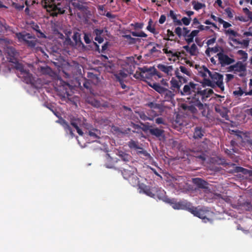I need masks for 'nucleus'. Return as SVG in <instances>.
<instances>
[{"mask_svg":"<svg viewBox=\"0 0 252 252\" xmlns=\"http://www.w3.org/2000/svg\"><path fill=\"white\" fill-rule=\"evenodd\" d=\"M217 56L218 58L219 63L222 66L229 65L235 62L234 59L229 58L227 55L224 54L223 52V50H222V52L218 53Z\"/></svg>","mask_w":252,"mask_h":252,"instance_id":"obj_13","label":"nucleus"},{"mask_svg":"<svg viewBox=\"0 0 252 252\" xmlns=\"http://www.w3.org/2000/svg\"><path fill=\"white\" fill-rule=\"evenodd\" d=\"M174 184L178 186V188H182L184 186L185 178L183 176H178L173 179Z\"/></svg>","mask_w":252,"mask_h":252,"instance_id":"obj_34","label":"nucleus"},{"mask_svg":"<svg viewBox=\"0 0 252 252\" xmlns=\"http://www.w3.org/2000/svg\"><path fill=\"white\" fill-rule=\"evenodd\" d=\"M182 31V29L179 27L176 28L175 30V32L179 36V37H181L183 35Z\"/></svg>","mask_w":252,"mask_h":252,"instance_id":"obj_60","label":"nucleus"},{"mask_svg":"<svg viewBox=\"0 0 252 252\" xmlns=\"http://www.w3.org/2000/svg\"><path fill=\"white\" fill-rule=\"evenodd\" d=\"M60 124L63 127L66 133L68 134H69L71 138H73L75 136V134L73 133L72 128L65 120L62 119L61 120Z\"/></svg>","mask_w":252,"mask_h":252,"instance_id":"obj_26","label":"nucleus"},{"mask_svg":"<svg viewBox=\"0 0 252 252\" xmlns=\"http://www.w3.org/2000/svg\"><path fill=\"white\" fill-rule=\"evenodd\" d=\"M139 189L140 193L143 192L153 198L157 196L159 199L162 200V198L164 197L165 192L164 190L158 188H150L143 184H141V185H139Z\"/></svg>","mask_w":252,"mask_h":252,"instance_id":"obj_4","label":"nucleus"},{"mask_svg":"<svg viewBox=\"0 0 252 252\" xmlns=\"http://www.w3.org/2000/svg\"><path fill=\"white\" fill-rule=\"evenodd\" d=\"M205 133V130L202 127L196 126L194 128L193 138L195 139H201L204 136Z\"/></svg>","mask_w":252,"mask_h":252,"instance_id":"obj_24","label":"nucleus"},{"mask_svg":"<svg viewBox=\"0 0 252 252\" xmlns=\"http://www.w3.org/2000/svg\"><path fill=\"white\" fill-rule=\"evenodd\" d=\"M245 92H244L242 90V88L241 87H239L238 88V90L234 91L233 93L234 95H237L238 96H241L244 94H245Z\"/></svg>","mask_w":252,"mask_h":252,"instance_id":"obj_53","label":"nucleus"},{"mask_svg":"<svg viewBox=\"0 0 252 252\" xmlns=\"http://www.w3.org/2000/svg\"><path fill=\"white\" fill-rule=\"evenodd\" d=\"M243 11L247 16V18H249V21L250 20L252 22V11H250L247 7L243 8Z\"/></svg>","mask_w":252,"mask_h":252,"instance_id":"obj_47","label":"nucleus"},{"mask_svg":"<svg viewBox=\"0 0 252 252\" xmlns=\"http://www.w3.org/2000/svg\"><path fill=\"white\" fill-rule=\"evenodd\" d=\"M136 113L138 114V116L140 118V119L143 121L152 120L150 117H148L143 111L136 112Z\"/></svg>","mask_w":252,"mask_h":252,"instance_id":"obj_46","label":"nucleus"},{"mask_svg":"<svg viewBox=\"0 0 252 252\" xmlns=\"http://www.w3.org/2000/svg\"><path fill=\"white\" fill-rule=\"evenodd\" d=\"M17 75L21 78L24 82L27 84L33 85L34 83V80L32 74L29 71L25 70L22 73H18Z\"/></svg>","mask_w":252,"mask_h":252,"instance_id":"obj_15","label":"nucleus"},{"mask_svg":"<svg viewBox=\"0 0 252 252\" xmlns=\"http://www.w3.org/2000/svg\"><path fill=\"white\" fill-rule=\"evenodd\" d=\"M237 54L240 56L241 59L245 61L248 59V54L244 51L240 50L237 51Z\"/></svg>","mask_w":252,"mask_h":252,"instance_id":"obj_45","label":"nucleus"},{"mask_svg":"<svg viewBox=\"0 0 252 252\" xmlns=\"http://www.w3.org/2000/svg\"><path fill=\"white\" fill-rule=\"evenodd\" d=\"M94 43V45L95 46V50L96 51H98L99 52H101L102 53H104L106 51V50L108 48V45H109V42H106L102 46V48H101V51H99V45H98L97 44V43L96 42H93Z\"/></svg>","mask_w":252,"mask_h":252,"instance_id":"obj_38","label":"nucleus"},{"mask_svg":"<svg viewBox=\"0 0 252 252\" xmlns=\"http://www.w3.org/2000/svg\"><path fill=\"white\" fill-rule=\"evenodd\" d=\"M173 20V22L174 24L176 25H179L181 26L182 25V23L181 22V21L180 20L177 19V15L175 16L173 18H172Z\"/></svg>","mask_w":252,"mask_h":252,"instance_id":"obj_63","label":"nucleus"},{"mask_svg":"<svg viewBox=\"0 0 252 252\" xmlns=\"http://www.w3.org/2000/svg\"><path fill=\"white\" fill-rule=\"evenodd\" d=\"M180 93L182 95H190L194 93L189 104L183 105V108L185 110L194 115L201 114L203 117H208L209 107L207 104H203V102L213 94L212 89L202 90L198 84L190 82L184 86L183 90H180Z\"/></svg>","mask_w":252,"mask_h":252,"instance_id":"obj_1","label":"nucleus"},{"mask_svg":"<svg viewBox=\"0 0 252 252\" xmlns=\"http://www.w3.org/2000/svg\"><path fill=\"white\" fill-rule=\"evenodd\" d=\"M127 180L133 187L138 186L141 184H139V179L137 176L136 173L133 174Z\"/></svg>","mask_w":252,"mask_h":252,"instance_id":"obj_30","label":"nucleus"},{"mask_svg":"<svg viewBox=\"0 0 252 252\" xmlns=\"http://www.w3.org/2000/svg\"><path fill=\"white\" fill-rule=\"evenodd\" d=\"M107 162H106L105 164V166L107 168H112L114 167V163L112 162L111 163H108L109 162H111L113 160L112 158L109 156V155L107 156Z\"/></svg>","mask_w":252,"mask_h":252,"instance_id":"obj_44","label":"nucleus"},{"mask_svg":"<svg viewBox=\"0 0 252 252\" xmlns=\"http://www.w3.org/2000/svg\"><path fill=\"white\" fill-rule=\"evenodd\" d=\"M72 38L73 40L76 43H78L79 42H81V37H80V34L78 32H75L73 33Z\"/></svg>","mask_w":252,"mask_h":252,"instance_id":"obj_50","label":"nucleus"},{"mask_svg":"<svg viewBox=\"0 0 252 252\" xmlns=\"http://www.w3.org/2000/svg\"><path fill=\"white\" fill-rule=\"evenodd\" d=\"M123 168V170L122 171V174L123 177L126 180L128 179L133 174L136 173L137 169L134 167L129 166Z\"/></svg>","mask_w":252,"mask_h":252,"instance_id":"obj_18","label":"nucleus"},{"mask_svg":"<svg viewBox=\"0 0 252 252\" xmlns=\"http://www.w3.org/2000/svg\"><path fill=\"white\" fill-rule=\"evenodd\" d=\"M215 110L216 112L219 113L220 115L226 120L229 119V116L227 114L228 110L226 108L221 106H217L215 107Z\"/></svg>","mask_w":252,"mask_h":252,"instance_id":"obj_25","label":"nucleus"},{"mask_svg":"<svg viewBox=\"0 0 252 252\" xmlns=\"http://www.w3.org/2000/svg\"><path fill=\"white\" fill-rule=\"evenodd\" d=\"M221 49V50H223L221 47H220L219 46L217 45L214 47L210 48L208 47L207 49V51H211V52H213L215 53L218 52L220 51V49Z\"/></svg>","mask_w":252,"mask_h":252,"instance_id":"obj_52","label":"nucleus"},{"mask_svg":"<svg viewBox=\"0 0 252 252\" xmlns=\"http://www.w3.org/2000/svg\"><path fill=\"white\" fill-rule=\"evenodd\" d=\"M88 135L93 138L99 139L101 135L100 131L96 128H93L88 131Z\"/></svg>","mask_w":252,"mask_h":252,"instance_id":"obj_32","label":"nucleus"},{"mask_svg":"<svg viewBox=\"0 0 252 252\" xmlns=\"http://www.w3.org/2000/svg\"><path fill=\"white\" fill-rule=\"evenodd\" d=\"M14 68L19 71V73H22V71L25 70L24 65L18 62L14 63Z\"/></svg>","mask_w":252,"mask_h":252,"instance_id":"obj_39","label":"nucleus"},{"mask_svg":"<svg viewBox=\"0 0 252 252\" xmlns=\"http://www.w3.org/2000/svg\"><path fill=\"white\" fill-rule=\"evenodd\" d=\"M93 33L96 35L94 38L95 41H97L99 43H101L103 42L104 34L103 29H95L94 30Z\"/></svg>","mask_w":252,"mask_h":252,"instance_id":"obj_23","label":"nucleus"},{"mask_svg":"<svg viewBox=\"0 0 252 252\" xmlns=\"http://www.w3.org/2000/svg\"><path fill=\"white\" fill-rule=\"evenodd\" d=\"M150 86L154 89L156 92L158 93L161 95L164 93V92L167 89L160 86L158 83H154L153 84H150Z\"/></svg>","mask_w":252,"mask_h":252,"instance_id":"obj_33","label":"nucleus"},{"mask_svg":"<svg viewBox=\"0 0 252 252\" xmlns=\"http://www.w3.org/2000/svg\"><path fill=\"white\" fill-rule=\"evenodd\" d=\"M155 123L158 125L163 124L165 125V121L161 117H158L155 119Z\"/></svg>","mask_w":252,"mask_h":252,"instance_id":"obj_58","label":"nucleus"},{"mask_svg":"<svg viewBox=\"0 0 252 252\" xmlns=\"http://www.w3.org/2000/svg\"><path fill=\"white\" fill-rule=\"evenodd\" d=\"M16 36L20 41H23L24 43L31 49L37 48L39 42L37 38L32 36L29 33L19 32L16 34Z\"/></svg>","mask_w":252,"mask_h":252,"instance_id":"obj_6","label":"nucleus"},{"mask_svg":"<svg viewBox=\"0 0 252 252\" xmlns=\"http://www.w3.org/2000/svg\"><path fill=\"white\" fill-rule=\"evenodd\" d=\"M37 28L38 29H36V31L37 32V36L39 37V38H43V37H45L46 36L45 35L41 32V31L39 29V27H37Z\"/></svg>","mask_w":252,"mask_h":252,"instance_id":"obj_61","label":"nucleus"},{"mask_svg":"<svg viewBox=\"0 0 252 252\" xmlns=\"http://www.w3.org/2000/svg\"><path fill=\"white\" fill-rule=\"evenodd\" d=\"M189 212L192 214L194 216L197 217L204 220V222H212V220L209 217L212 213L208 210L205 209H197V208L193 207L191 204L189 210Z\"/></svg>","mask_w":252,"mask_h":252,"instance_id":"obj_7","label":"nucleus"},{"mask_svg":"<svg viewBox=\"0 0 252 252\" xmlns=\"http://www.w3.org/2000/svg\"><path fill=\"white\" fill-rule=\"evenodd\" d=\"M192 4L193 6V8L196 10H198L201 9L203 6L204 5V4L200 2H196L195 1L192 2Z\"/></svg>","mask_w":252,"mask_h":252,"instance_id":"obj_51","label":"nucleus"},{"mask_svg":"<svg viewBox=\"0 0 252 252\" xmlns=\"http://www.w3.org/2000/svg\"><path fill=\"white\" fill-rule=\"evenodd\" d=\"M147 130L152 135L158 138L164 136V130L162 129L154 127L152 126H147Z\"/></svg>","mask_w":252,"mask_h":252,"instance_id":"obj_17","label":"nucleus"},{"mask_svg":"<svg viewBox=\"0 0 252 252\" xmlns=\"http://www.w3.org/2000/svg\"><path fill=\"white\" fill-rule=\"evenodd\" d=\"M180 71L182 73L186 74L187 75H188L189 76L190 75V72L189 70H188V69L186 67H185L184 66H180Z\"/></svg>","mask_w":252,"mask_h":252,"instance_id":"obj_56","label":"nucleus"},{"mask_svg":"<svg viewBox=\"0 0 252 252\" xmlns=\"http://www.w3.org/2000/svg\"><path fill=\"white\" fill-rule=\"evenodd\" d=\"M216 34L215 35L214 34V36L213 37H212V38L210 39H208L207 41V45H211L213 44H214L215 42H216Z\"/></svg>","mask_w":252,"mask_h":252,"instance_id":"obj_59","label":"nucleus"},{"mask_svg":"<svg viewBox=\"0 0 252 252\" xmlns=\"http://www.w3.org/2000/svg\"><path fill=\"white\" fill-rule=\"evenodd\" d=\"M234 172L235 173H242L244 175H247L248 169L244 168L240 166H236L234 169Z\"/></svg>","mask_w":252,"mask_h":252,"instance_id":"obj_41","label":"nucleus"},{"mask_svg":"<svg viewBox=\"0 0 252 252\" xmlns=\"http://www.w3.org/2000/svg\"><path fill=\"white\" fill-rule=\"evenodd\" d=\"M199 74L203 77L202 82L203 88L209 86L214 88L217 86L222 92L224 91L223 76L222 74L216 71H211L205 66L200 68Z\"/></svg>","mask_w":252,"mask_h":252,"instance_id":"obj_2","label":"nucleus"},{"mask_svg":"<svg viewBox=\"0 0 252 252\" xmlns=\"http://www.w3.org/2000/svg\"><path fill=\"white\" fill-rule=\"evenodd\" d=\"M224 12L228 18L231 19L233 17L234 10L230 7L226 8L224 9Z\"/></svg>","mask_w":252,"mask_h":252,"instance_id":"obj_48","label":"nucleus"},{"mask_svg":"<svg viewBox=\"0 0 252 252\" xmlns=\"http://www.w3.org/2000/svg\"><path fill=\"white\" fill-rule=\"evenodd\" d=\"M88 79L85 81L83 83L84 88L88 90L91 94H93L92 87L93 85H96L99 82L98 77L93 73H89L88 74Z\"/></svg>","mask_w":252,"mask_h":252,"instance_id":"obj_11","label":"nucleus"},{"mask_svg":"<svg viewBox=\"0 0 252 252\" xmlns=\"http://www.w3.org/2000/svg\"><path fill=\"white\" fill-rule=\"evenodd\" d=\"M199 33V30H193L185 38L186 42L189 44L193 41V38Z\"/></svg>","mask_w":252,"mask_h":252,"instance_id":"obj_36","label":"nucleus"},{"mask_svg":"<svg viewBox=\"0 0 252 252\" xmlns=\"http://www.w3.org/2000/svg\"><path fill=\"white\" fill-rule=\"evenodd\" d=\"M230 67L232 70L237 72L245 71L246 70L245 65L241 62H238Z\"/></svg>","mask_w":252,"mask_h":252,"instance_id":"obj_29","label":"nucleus"},{"mask_svg":"<svg viewBox=\"0 0 252 252\" xmlns=\"http://www.w3.org/2000/svg\"><path fill=\"white\" fill-rule=\"evenodd\" d=\"M44 2V7L47 11L50 13V15L55 17L57 16L59 14H63L65 12V9L63 7H61V3L56 4L54 0H43Z\"/></svg>","mask_w":252,"mask_h":252,"instance_id":"obj_5","label":"nucleus"},{"mask_svg":"<svg viewBox=\"0 0 252 252\" xmlns=\"http://www.w3.org/2000/svg\"><path fill=\"white\" fill-rule=\"evenodd\" d=\"M158 68L167 76H172L174 68L173 66L168 65L167 64L159 63L157 65Z\"/></svg>","mask_w":252,"mask_h":252,"instance_id":"obj_16","label":"nucleus"},{"mask_svg":"<svg viewBox=\"0 0 252 252\" xmlns=\"http://www.w3.org/2000/svg\"><path fill=\"white\" fill-rule=\"evenodd\" d=\"M181 21L182 23H183L184 25H185V26H188L189 25L190 23L191 18L184 17Z\"/></svg>","mask_w":252,"mask_h":252,"instance_id":"obj_54","label":"nucleus"},{"mask_svg":"<svg viewBox=\"0 0 252 252\" xmlns=\"http://www.w3.org/2000/svg\"><path fill=\"white\" fill-rule=\"evenodd\" d=\"M194 183L199 188L204 189H208V183L200 178L195 179L194 180Z\"/></svg>","mask_w":252,"mask_h":252,"instance_id":"obj_28","label":"nucleus"},{"mask_svg":"<svg viewBox=\"0 0 252 252\" xmlns=\"http://www.w3.org/2000/svg\"><path fill=\"white\" fill-rule=\"evenodd\" d=\"M235 19L243 22H247L249 21V18H247V17H244L243 16H236L235 17Z\"/></svg>","mask_w":252,"mask_h":252,"instance_id":"obj_55","label":"nucleus"},{"mask_svg":"<svg viewBox=\"0 0 252 252\" xmlns=\"http://www.w3.org/2000/svg\"><path fill=\"white\" fill-rule=\"evenodd\" d=\"M162 200L164 202L170 204L174 209L186 210L189 211L191 203L187 201L177 202L174 199H170L164 196Z\"/></svg>","mask_w":252,"mask_h":252,"instance_id":"obj_8","label":"nucleus"},{"mask_svg":"<svg viewBox=\"0 0 252 252\" xmlns=\"http://www.w3.org/2000/svg\"><path fill=\"white\" fill-rule=\"evenodd\" d=\"M162 51L166 55L169 61L175 62L179 60L181 56L180 52L175 50H168V49L166 48H163Z\"/></svg>","mask_w":252,"mask_h":252,"instance_id":"obj_14","label":"nucleus"},{"mask_svg":"<svg viewBox=\"0 0 252 252\" xmlns=\"http://www.w3.org/2000/svg\"><path fill=\"white\" fill-rule=\"evenodd\" d=\"M91 35L86 33H84V39L86 44H89L91 42Z\"/></svg>","mask_w":252,"mask_h":252,"instance_id":"obj_57","label":"nucleus"},{"mask_svg":"<svg viewBox=\"0 0 252 252\" xmlns=\"http://www.w3.org/2000/svg\"><path fill=\"white\" fill-rule=\"evenodd\" d=\"M143 72H144V75H146V76H143V80H145L146 79H151L153 77V76L155 75L157 76L159 78H160L162 77V75L161 74V73L158 72L154 67H150L149 68L144 67L143 68Z\"/></svg>","mask_w":252,"mask_h":252,"instance_id":"obj_12","label":"nucleus"},{"mask_svg":"<svg viewBox=\"0 0 252 252\" xmlns=\"http://www.w3.org/2000/svg\"><path fill=\"white\" fill-rule=\"evenodd\" d=\"M170 82L171 84L170 89L176 94H179L180 87L182 85V82H180V80H177L174 77H172Z\"/></svg>","mask_w":252,"mask_h":252,"instance_id":"obj_20","label":"nucleus"},{"mask_svg":"<svg viewBox=\"0 0 252 252\" xmlns=\"http://www.w3.org/2000/svg\"><path fill=\"white\" fill-rule=\"evenodd\" d=\"M86 101L94 107L100 108V101L93 97H88Z\"/></svg>","mask_w":252,"mask_h":252,"instance_id":"obj_31","label":"nucleus"},{"mask_svg":"<svg viewBox=\"0 0 252 252\" xmlns=\"http://www.w3.org/2000/svg\"><path fill=\"white\" fill-rule=\"evenodd\" d=\"M79 68V64L74 63V65H69L67 67V72L64 71L63 72L65 74L67 77L69 78L70 76H74L77 74L78 72V68Z\"/></svg>","mask_w":252,"mask_h":252,"instance_id":"obj_19","label":"nucleus"},{"mask_svg":"<svg viewBox=\"0 0 252 252\" xmlns=\"http://www.w3.org/2000/svg\"><path fill=\"white\" fill-rule=\"evenodd\" d=\"M220 22H221L220 24L223 25V27L224 29H227V28H229L231 26V25L230 23H229L227 22H226V21H224L223 20H222V21L220 20Z\"/></svg>","mask_w":252,"mask_h":252,"instance_id":"obj_62","label":"nucleus"},{"mask_svg":"<svg viewBox=\"0 0 252 252\" xmlns=\"http://www.w3.org/2000/svg\"><path fill=\"white\" fill-rule=\"evenodd\" d=\"M175 94L176 93L172 90L167 89L161 96L164 98L165 101H171L174 99Z\"/></svg>","mask_w":252,"mask_h":252,"instance_id":"obj_27","label":"nucleus"},{"mask_svg":"<svg viewBox=\"0 0 252 252\" xmlns=\"http://www.w3.org/2000/svg\"><path fill=\"white\" fill-rule=\"evenodd\" d=\"M197 50V47L196 45L193 43L190 47L189 53L190 55L194 56L196 55V51Z\"/></svg>","mask_w":252,"mask_h":252,"instance_id":"obj_49","label":"nucleus"},{"mask_svg":"<svg viewBox=\"0 0 252 252\" xmlns=\"http://www.w3.org/2000/svg\"><path fill=\"white\" fill-rule=\"evenodd\" d=\"M118 156H119L120 159L118 160H117L116 162L120 161L121 160L124 161L126 164L127 162H131L132 158V157L128 154L122 151H119L118 153Z\"/></svg>","mask_w":252,"mask_h":252,"instance_id":"obj_22","label":"nucleus"},{"mask_svg":"<svg viewBox=\"0 0 252 252\" xmlns=\"http://www.w3.org/2000/svg\"><path fill=\"white\" fill-rule=\"evenodd\" d=\"M153 23V21L151 19H150V20L148 22V25L147 27V30L150 32H151L156 34L157 33L156 29L154 27H152V25Z\"/></svg>","mask_w":252,"mask_h":252,"instance_id":"obj_43","label":"nucleus"},{"mask_svg":"<svg viewBox=\"0 0 252 252\" xmlns=\"http://www.w3.org/2000/svg\"><path fill=\"white\" fill-rule=\"evenodd\" d=\"M131 26H133L135 29H141L143 27V24L140 23H136L134 24H132Z\"/></svg>","mask_w":252,"mask_h":252,"instance_id":"obj_64","label":"nucleus"},{"mask_svg":"<svg viewBox=\"0 0 252 252\" xmlns=\"http://www.w3.org/2000/svg\"><path fill=\"white\" fill-rule=\"evenodd\" d=\"M81 123V120L79 118H73L70 120L71 125L76 129L77 133L80 136H82L84 134L82 130L79 127Z\"/></svg>","mask_w":252,"mask_h":252,"instance_id":"obj_21","label":"nucleus"},{"mask_svg":"<svg viewBox=\"0 0 252 252\" xmlns=\"http://www.w3.org/2000/svg\"><path fill=\"white\" fill-rule=\"evenodd\" d=\"M71 4L75 8L79 10L85 11L87 10L86 6L83 5L79 1H76L75 0L71 1Z\"/></svg>","mask_w":252,"mask_h":252,"instance_id":"obj_35","label":"nucleus"},{"mask_svg":"<svg viewBox=\"0 0 252 252\" xmlns=\"http://www.w3.org/2000/svg\"><path fill=\"white\" fill-rule=\"evenodd\" d=\"M208 146L207 144L202 142L199 147L193 148L192 152L193 153V156L201 159L202 161L206 160V153L207 151Z\"/></svg>","mask_w":252,"mask_h":252,"instance_id":"obj_10","label":"nucleus"},{"mask_svg":"<svg viewBox=\"0 0 252 252\" xmlns=\"http://www.w3.org/2000/svg\"><path fill=\"white\" fill-rule=\"evenodd\" d=\"M174 72L176 77L179 80H180V82L183 81V83H186L187 82V79L180 75V73L178 68H177L176 70H174Z\"/></svg>","mask_w":252,"mask_h":252,"instance_id":"obj_40","label":"nucleus"},{"mask_svg":"<svg viewBox=\"0 0 252 252\" xmlns=\"http://www.w3.org/2000/svg\"><path fill=\"white\" fill-rule=\"evenodd\" d=\"M147 106L153 109L161 110L162 109V106L160 104L156 103L154 102H149L146 105Z\"/></svg>","mask_w":252,"mask_h":252,"instance_id":"obj_37","label":"nucleus"},{"mask_svg":"<svg viewBox=\"0 0 252 252\" xmlns=\"http://www.w3.org/2000/svg\"><path fill=\"white\" fill-rule=\"evenodd\" d=\"M140 69L141 71L140 72L136 71V73L134 74L133 76L136 79L143 80V76H145L146 75H144L145 73L143 72V68H140Z\"/></svg>","mask_w":252,"mask_h":252,"instance_id":"obj_42","label":"nucleus"},{"mask_svg":"<svg viewBox=\"0 0 252 252\" xmlns=\"http://www.w3.org/2000/svg\"><path fill=\"white\" fill-rule=\"evenodd\" d=\"M127 145L130 149H133L136 151L138 155H141L145 159H147L151 158V155L145 150L140 145L138 141L130 140L127 143Z\"/></svg>","mask_w":252,"mask_h":252,"instance_id":"obj_9","label":"nucleus"},{"mask_svg":"<svg viewBox=\"0 0 252 252\" xmlns=\"http://www.w3.org/2000/svg\"><path fill=\"white\" fill-rule=\"evenodd\" d=\"M224 32L226 34H229L228 39L232 43L229 42L231 46L234 48H247L250 44V39L249 38L241 40L239 37L241 34L233 30L229 29L225 30Z\"/></svg>","mask_w":252,"mask_h":252,"instance_id":"obj_3","label":"nucleus"}]
</instances>
